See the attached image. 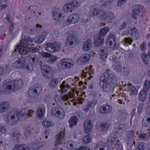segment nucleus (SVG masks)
Listing matches in <instances>:
<instances>
[{
	"mask_svg": "<svg viewBox=\"0 0 150 150\" xmlns=\"http://www.w3.org/2000/svg\"><path fill=\"white\" fill-rule=\"evenodd\" d=\"M41 56L45 58H50L52 56V54L49 53L44 52L41 54Z\"/></svg>",
	"mask_w": 150,
	"mask_h": 150,
	"instance_id": "51",
	"label": "nucleus"
},
{
	"mask_svg": "<svg viewBox=\"0 0 150 150\" xmlns=\"http://www.w3.org/2000/svg\"><path fill=\"white\" fill-rule=\"evenodd\" d=\"M150 122V117H145L142 120V123L143 125L144 126H147L149 125Z\"/></svg>",
	"mask_w": 150,
	"mask_h": 150,
	"instance_id": "40",
	"label": "nucleus"
},
{
	"mask_svg": "<svg viewBox=\"0 0 150 150\" xmlns=\"http://www.w3.org/2000/svg\"><path fill=\"white\" fill-rule=\"evenodd\" d=\"M91 120H87L84 124V127L85 132L88 133L91 131L92 129V125L91 122Z\"/></svg>",
	"mask_w": 150,
	"mask_h": 150,
	"instance_id": "21",
	"label": "nucleus"
},
{
	"mask_svg": "<svg viewBox=\"0 0 150 150\" xmlns=\"http://www.w3.org/2000/svg\"><path fill=\"white\" fill-rule=\"evenodd\" d=\"M62 13V11L58 9H56L54 10L52 14L55 20L58 22H61L63 21V16Z\"/></svg>",
	"mask_w": 150,
	"mask_h": 150,
	"instance_id": "12",
	"label": "nucleus"
},
{
	"mask_svg": "<svg viewBox=\"0 0 150 150\" xmlns=\"http://www.w3.org/2000/svg\"><path fill=\"white\" fill-rule=\"evenodd\" d=\"M79 20V15L76 13H73L69 16L67 23V25L75 24L77 23Z\"/></svg>",
	"mask_w": 150,
	"mask_h": 150,
	"instance_id": "14",
	"label": "nucleus"
},
{
	"mask_svg": "<svg viewBox=\"0 0 150 150\" xmlns=\"http://www.w3.org/2000/svg\"><path fill=\"white\" fill-rule=\"evenodd\" d=\"M10 108L9 103L7 102H2L0 103V113L5 112Z\"/></svg>",
	"mask_w": 150,
	"mask_h": 150,
	"instance_id": "19",
	"label": "nucleus"
},
{
	"mask_svg": "<svg viewBox=\"0 0 150 150\" xmlns=\"http://www.w3.org/2000/svg\"><path fill=\"white\" fill-rule=\"evenodd\" d=\"M18 112H16L14 114H11L7 116L6 122L9 125L15 124L18 120L20 115Z\"/></svg>",
	"mask_w": 150,
	"mask_h": 150,
	"instance_id": "8",
	"label": "nucleus"
},
{
	"mask_svg": "<svg viewBox=\"0 0 150 150\" xmlns=\"http://www.w3.org/2000/svg\"><path fill=\"white\" fill-rule=\"evenodd\" d=\"M29 9H30L32 11H36L39 10L38 7L36 6H32L29 7Z\"/></svg>",
	"mask_w": 150,
	"mask_h": 150,
	"instance_id": "57",
	"label": "nucleus"
},
{
	"mask_svg": "<svg viewBox=\"0 0 150 150\" xmlns=\"http://www.w3.org/2000/svg\"><path fill=\"white\" fill-rule=\"evenodd\" d=\"M78 118L75 116L71 117L69 121V127L72 128L73 126H75L77 122Z\"/></svg>",
	"mask_w": 150,
	"mask_h": 150,
	"instance_id": "29",
	"label": "nucleus"
},
{
	"mask_svg": "<svg viewBox=\"0 0 150 150\" xmlns=\"http://www.w3.org/2000/svg\"><path fill=\"white\" fill-rule=\"evenodd\" d=\"M147 92L143 89L140 91L139 95V98L140 101H143L145 100Z\"/></svg>",
	"mask_w": 150,
	"mask_h": 150,
	"instance_id": "32",
	"label": "nucleus"
},
{
	"mask_svg": "<svg viewBox=\"0 0 150 150\" xmlns=\"http://www.w3.org/2000/svg\"><path fill=\"white\" fill-rule=\"evenodd\" d=\"M124 41L125 42V44H127L128 43V44L130 45L131 44L133 40L130 38H125Z\"/></svg>",
	"mask_w": 150,
	"mask_h": 150,
	"instance_id": "55",
	"label": "nucleus"
},
{
	"mask_svg": "<svg viewBox=\"0 0 150 150\" xmlns=\"http://www.w3.org/2000/svg\"><path fill=\"white\" fill-rule=\"evenodd\" d=\"M142 60L144 62V63L146 64L147 63V61L148 60V58L147 55L144 53H142Z\"/></svg>",
	"mask_w": 150,
	"mask_h": 150,
	"instance_id": "54",
	"label": "nucleus"
},
{
	"mask_svg": "<svg viewBox=\"0 0 150 150\" xmlns=\"http://www.w3.org/2000/svg\"><path fill=\"white\" fill-rule=\"evenodd\" d=\"M64 136V133L63 132H60L58 134L56 138L55 147L53 150H62V149L59 146V144L57 145V144H62V140H63Z\"/></svg>",
	"mask_w": 150,
	"mask_h": 150,
	"instance_id": "13",
	"label": "nucleus"
},
{
	"mask_svg": "<svg viewBox=\"0 0 150 150\" xmlns=\"http://www.w3.org/2000/svg\"><path fill=\"white\" fill-rule=\"evenodd\" d=\"M65 81H63L62 84H61L60 85V87L61 88L63 89H64V91H67L68 88H70V87L69 86V85H67L66 87L65 86Z\"/></svg>",
	"mask_w": 150,
	"mask_h": 150,
	"instance_id": "47",
	"label": "nucleus"
},
{
	"mask_svg": "<svg viewBox=\"0 0 150 150\" xmlns=\"http://www.w3.org/2000/svg\"><path fill=\"white\" fill-rule=\"evenodd\" d=\"M57 59V58L56 56H53L49 60V62L50 63H53L54 62L56 61Z\"/></svg>",
	"mask_w": 150,
	"mask_h": 150,
	"instance_id": "63",
	"label": "nucleus"
},
{
	"mask_svg": "<svg viewBox=\"0 0 150 150\" xmlns=\"http://www.w3.org/2000/svg\"><path fill=\"white\" fill-rule=\"evenodd\" d=\"M130 30L132 38L135 40H137L139 37L137 30L135 28H134L133 29H131Z\"/></svg>",
	"mask_w": 150,
	"mask_h": 150,
	"instance_id": "27",
	"label": "nucleus"
},
{
	"mask_svg": "<svg viewBox=\"0 0 150 150\" xmlns=\"http://www.w3.org/2000/svg\"><path fill=\"white\" fill-rule=\"evenodd\" d=\"M90 56L88 54H86L82 55L79 58L77 62L79 64L87 63L90 59Z\"/></svg>",
	"mask_w": 150,
	"mask_h": 150,
	"instance_id": "16",
	"label": "nucleus"
},
{
	"mask_svg": "<svg viewBox=\"0 0 150 150\" xmlns=\"http://www.w3.org/2000/svg\"><path fill=\"white\" fill-rule=\"evenodd\" d=\"M35 132L34 130L33 129H31L26 132L25 134L27 135L28 137V136L31 137V135L34 134Z\"/></svg>",
	"mask_w": 150,
	"mask_h": 150,
	"instance_id": "52",
	"label": "nucleus"
},
{
	"mask_svg": "<svg viewBox=\"0 0 150 150\" xmlns=\"http://www.w3.org/2000/svg\"><path fill=\"white\" fill-rule=\"evenodd\" d=\"M108 51L105 47H102L99 52V54L100 58L103 60H105L107 56Z\"/></svg>",
	"mask_w": 150,
	"mask_h": 150,
	"instance_id": "22",
	"label": "nucleus"
},
{
	"mask_svg": "<svg viewBox=\"0 0 150 150\" xmlns=\"http://www.w3.org/2000/svg\"><path fill=\"white\" fill-rule=\"evenodd\" d=\"M133 14L132 16L133 18L136 19V16H139L144 12L145 8L143 6L139 5H136L133 6Z\"/></svg>",
	"mask_w": 150,
	"mask_h": 150,
	"instance_id": "9",
	"label": "nucleus"
},
{
	"mask_svg": "<svg viewBox=\"0 0 150 150\" xmlns=\"http://www.w3.org/2000/svg\"><path fill=\"white\" fill-rule=\"evenodd\" d=\"M15 150H30L28 147L25 144H17L16 145Z\"/></svg>",
	"mask_w": 150,
	"mask_h": 150,
	"instance_id": "31",
	"label": "nucleus"
},
{
	"mask_svg": "<svg viewBox=\"0 0 150 150\" xmlns=\"http://www.w3.org/2000/svg\"><path fill=\"white\" fill-rule=\"evenodd\" d=\"M42 125L45 127H52L54 125V123L51 120H43L42 122Z\"/></svg>",
	"mask_w": 150,
	"mask_h": 150,
	"instance_id": "28",
	"label": "nucleus"
},
{
	"mask_svg": "<svg viewBox=\"0 0 150 150\" xmlns=\"http://www.w3.org/2000/svg\"><path fill=\"white\" fill-rule=\"evenodd\" d=\"M134 132L133 130H131L127 132V136L128 139H130L133 137Z\"/></svg>",
	"mask_w": 150,
	"mask_h": 150,
	"instance_id": "49",
	"label": "nucleus"
},
{
	"mask_svg": "<svg viewBox=\"0 0 150 150\" xmlns=\"http://www.w3.org/2000/svg\"><path fill=\"white\" fill-rule=\"evenodd\" d=\"M66 35L67 39L65 43L67 47H73L79 42V40L76 38L78 35V33L77 32L70 31L67 33Z\"/></svg>",
	"mask_w": 150,
	"mask_h": 150,
	"instance_id": "3",
	"label": "nucleus"
},
{
	"mask_svg": "<svg viewBox=\"0 0 150 150\" xmlns=\"http://www.w3.org/2000/svg\"><path fill=\"white\" fill-rule=\"evenodd\" d=\"M42 86L39 84H35L31 86L29 89L28 94L32 98H34L42 91Z\"/></svg>",
	"mask_w": 150,
	"mask_h": 150,
	"instance_id": "5",
	"label": "nucleus"
},
{
	"mask_svg": "<svg viewBox=\"0 0 150 150\" xmlns=\"http://www.w3.org/2000/svg\"><path fill=\"white\" fill-rule=\"evenodd\" d=\"M26 64V61L24 57H21L13 63L14 66L16 65V67L22 68L24 67Z\"/></svg>",
	"mask_w": 150,
	"mask_h": 150,
	"instance_id": "17",
	"label": "nucleus"
},
{
	"mask_svg": "<svg viewBox=\"0 0 150 150\" xmlns=\"http://www.w3.org/2000/svg\"><path fill=\"white\" fill-rule=\"evenodd\" d=\"M23 85V81L20 79L13 80L11 82L10 79H8L4 82L3 85L0 87V89L3 91L7 90L8 93H10L21 89Z\"/></svg>",
	"mask_w": 150,
	"mask_h": 150,
	"instance_id": "2",
	"label": "nucleus"
},
{
	"mask_svg": "<svg viewBox=\"0 0 150 150\" xmlns=\"http://www.w3.org/2000/svg\"><path fill=\"white\" fill-rule=\"evenodd\" d=\"M68 95H64L62 96L61 97L62 99L64 100H68L69 97L70 98L73 97V95L71 94L70 92H68Z\"/></svg>",
	"mask_w": 150,
	"mask_h": 150,
	"instance_id": "44",
	"label": "nucleus"
},
{
	"mask_svg": "<svg viewBox=\"0 0 150 150\" xmlns=\"http://www.w3.org/2000/svg\"><path fill=\"white\" fill-rule=\"evenodd\" d=\"M42 72L44 77L46 78H52L53 74V71L49 66L46 65L41 66V67Z\"/></svg>",
	"mask_w": 150,
	"mask_h": 150,
	"instance_id": "7",
	"label": "nucleus"
},
{
	"mask_svg": "<svg viewBox=\"0 0 150 150\" xmlns=\"http://www.w3.org/2000/svg\"><path fill=\"white\" fill-rule=\"evenodd\" d=\"M64 9L66 12H71L74 9V6L71 4H68L64 6Z\"/></svg>",
	"mask_w": 150,
	"mask_h": 150,
	"instance_id": "33",
	"label": "nucleus"
},
{
	"mask_svg": "<svg viewBox=\"0 0 150 150\" xmlns=\"http://www.w3.org/2000/svg\"><path fill=\"white\" fill-rule=\"evenodd\" d=\"M102 9L92 8L91 9L90 13L91 16H96L100 14Z\"/></svg>",
	"mask_w": 150,
	"mask_h": 150,
	"instance_id": "26",
	"label": "nucleus"
},
{
	"mask_svg": "<svg viewBox=\"0 0 150 150\" xmlns=\"http://www.w3.org/2000/svg\"><path fill=\"white\" fill-rule=\"evenodd\" d=\"M61 47V45L59 43L54 42L53 44L49 43L46 44L45 50L50 52H57L59 50Z\"/></svg>",
	"mask_w": 150,
	"mask_h": 150,
	"instance_id": "6",
	"label": "nucleus"
},
{
	"mask_svg": "<svg viewBox=\"0 0 150 150\" xmlns=\"http://www.w3.org/2000/svg\"><path fill=\"white\" fill-rule=\"evenodd\" d=\"M110 126V125L108 123H102L101 125V127L102 128V131L104 132L107 131Z\"/></svg>",
	"mask_w": 150,
	"mask_h": 150,
	"instance_id": "41",
	"label": "nucleus"
},
{
	"mask_svg": "<svg viewBox=\"0 0 150 150\" xmlns=\"http://www.w3.org/2000/svg\"><path fill=\"white\" fill-rule=\"evenodd\" d=\"M58 83V81L57 79H54L51 80L49 84L50 86L52 88H54L56 87Z\"/></svg>",
	"mask_w": 150,
	"mask_h": 150,
	"instance_id": "38",
	"label": "nucleus"
},
{
	"mask_svg": "<svg viewBox=\"0 0 150 150\" xmlns=\"http://www.w3.org/2000/svg\"><path fill=\"white\" fill-rule=\"evenodd\" d=\"M121 71L122 74L124 76H127L128 74V71L125 69V67H124L123 69H122Z\"/></svg>",
	"mask_w": 150,
	"mask_h": 150,
	"instance_id": "64",
	"label": "nucleus"
},
{
	"mask_svg": "<svg viewBox=\"0 0 150 150\" xmlns=\"http://www.w3.org/2000/svg\"><path fill=\"white\" fill-rule=\"evenodd\" d=\"M107 41H108L109 40H112L113 42H116V37L113 34L110 33L107 39Z\"/></svg>",
	"mask_w": 150,
	"mask_h": 150,
	"instance_id": "46",
	"label": "nucleus"
},
{
	"mask_svg": "<svg viewBox=\"0 0 150 150\" xmlns=\"http://www.w3.org/2000/svg\"><path fill=\"white\" fill-rule=\"evenodd\" d=\"M128 22L127 21L126 22H124L122 24V25L120 26V29L121 30H122L124 28H125L127 27V26L128 24Z\"/></svg>",
	"mask_w": 150,
	"mask_h": 150,
	"instance_id": "61",
	"label": "nucleus"
},
{
	"mask_svg": "<svg viewBox=\"0 0 150 150\" xmlns=\"http://www.w3.org/2000/svg\"><path fill=\"white\" fill-rule=\"evenodd\" d=\"M113 1V0H101L100 3L102 6L105 7L108 5L112 4Z\"/></svg>",
	"mask_w": 150,
	"mask_h": 150,
	"instance_id": "37",
	"label": "nucleus"
},
{
	"mask_svg": "<svg viewBox=\"0 0 150 150\" xmlns=\"http://www.w3.org/2000/svg\"><path fill=\"white\" fill-rule=\"evenodd\" d=\"M51 113L52 115H55L57 117H60L61 114V111L59 108L56 107H54L52 109Z\"/></svg>",
	"mask_w": 150,
	"mask_h": 150,
	"instance_id": "34",
	"label": "nucleus"
},
{
	"mask_svg": "<svg viewBox=\"0 0 150 150\" xmlns=\"http://www.w3.org/2000/svg\"><path fill=\"white\" fill-rule=\"evenodd\" d=\"M109 29L107 27L102 28L99 31V36L95 40V45L96 46H100L103 44L104 37L109 31Z\"/></svg>",
	"mask_w": 150,
	"mask_h": 150,
	"instance_id": "4",
	"label": "nucleus"
},
{
	"mask_svg": "<svg viewBox=\"0 0 150 150\" xmlns=\"http://www.w3.org/2000/svg\"><path fill=\"white\" fill-rule=\"evenodd\" d=\"M112 111L111 105L106 104L101 107L100 113L101 114H107L111 112Z\"/></svg>",
	"mask_w": 150,
	"mask_h": 150,
	"instance_id": "18",
	"label": "nucleus"
},
{
	"mask_svg": "<svg viewBox=\"0 0 150 150\" xmlns=\"http://www.w3.org/2000/svg\"><path fill=\"white\" fill-rule=\"evenodd\" d=\"M74 62L70 59H63L60 61V64L62 68L69 69L73 67Z\"/></svg>",
	"mask_w": 150,
	"mask_h": 150,
	"instance_id": "11",
	"label": "nucleus"
},
{
	"mask_svg": "<svg viewBox=\"0 0 150 150\" xmlns=\"http://www.w3.org/2000/svg\"><path fill=\"white\" fill-rule=\"evenodd\" d=\"M18 52L21 54H26L30 52V51L28 50L27 47H22L18 50Z\"/></svg>",
	"mask_w": 150,
	"mask_h": 150,
	"instance_id": "35",
	"label": "nucleus"
},
{
	"mask_svg": "<svg viewBox=\"0 0 150 150\" xmlns=\"http://www.w3.org/2000/svg\"><path fill=\"white\" fill-rule=\"evenodd\" d=\"M107 144L103 142H100L97 145L94 150H108Z\"/></svg>",
	"mask_w": 150,
	"mask_h": 150,
	"instance_id": "20",
	"label": "nucleus"
},
{
	"mask_svg": "<svg viewBox=\"0 0 150 150\" xmlns=\"http://www.w3.org/2000/svg\"><path fill=\"white\" fill-rule=\"evenodd\" d=\"M28 60L30 61H32L33 63H36L38 61V59L35 55H31L30 54L28 55Z\"/></svg>",
	"mask_w": 150,
	"mask_h": 150,
	"instance_id": "36",
	"label": "nucleus"
},
{
	"mask_svg": "<svg viewBox=\"0 0 150 150\" xmlns=\"http://www.w3.org/2000/svg\"><path fill=\"white\" fill-rule=\"evenodd\" d=\"M112 40H110L109 41V45L110 46V47L112 49V50H115L117 49V45L116 43V42H112Z\"/></svg>",
	"mask_w": 150,
	"mask_h": 150,
	"instance_id": "45",
	"label": "nucleus"
},
{
	"mask_svg": "<svg viewBox=\"0 0 150 150\" xmlns=\"http://www.w3.org/2000/svg\"><path fill=\"white\" fill-rule=\"evenodd\" d=\"M91 141V138L89 134L85 136L83 138V142L85 144L90 142Z\"/></svg>",
	"mask_w": 150,
	"mask_h": 150,
	"instance_id": "43",
	"label": "nucleus"
},
{
	"mask_svg": "<svg viewBox=\"0 0 150 150\" xmlns=\"http://www.w3.org/2000/svg\"><path fill=\"white\" fill-rule=\"evenodd\" d=\"M114 14L112 12H110L107 16V18L108 20H111L114 17Z\"/></svg>",
	"mask_w": 150,
	"mask_h": 150,
	"instance_id": "58",
	"label": "nucleus"
},
{
	"mask_svg": "<svg viewBox=\"0 0 150 150\" xmlns=\"http://www.w3.org/2000/svg\"><path fill=\"white\" fill-rule=\"evenodd\" d=\"M21 136L20 132L18 131H15L13 132L12 136L14 137H16L17 138Z\"/></svg>",
	"mask_w": 150,
	"mask_h": 150,
	"instance_id": "53",
	"label": "nucleus"
},
{
	"mask_svg": "<svg viewBox=\"0 0 150 150\" xmlns=\"http://www.w3.org/2000/svg\"><path fill=\"white\" fill-rule=\"evenodd\" d=\"M91 41L90 39H88L84 42L83 47V49L84 51L88 50L91 47Z\"/></svg>",
	"mask_w": 150,
	"mask_h": 150,
	"instance_id": "25",
	"label": "nucleus"
},
{
	"mask_svg": "<svg viewBox=\"0 0 150 150\" xmlns=\"http://www.w3.org/2000/svg\"><path fill=\"white\" fill-rule=\"evenodd\" d=\"M45 108L44 107L39 108L37 112V116L40 119H42L45 116Z\"/></svg>",
	"mask_w": 150,
	"mask_h": 150,
	"instance_id": "23",
	"label": "nucleus"
},
{
	"mask_svg": "<svg viewBox=\"0 0 150 150\" xmlns=\"http://www.w3.org/2000/svg\"><path fill=\"white\" fill-rule=\"evenodd\" d=\"M129 34V31L127 30L123 31L121 34V35L124 37L127 36Z\"/></svg>",
	"mask_w": 150,
	"mask_h": 150,
	"instance_id": "62",
	"label": "nucleus"
},
{
	"mask_svg": "<svg viewBox=\"0 0 150 150\" xmlns=\"http://www.w3.org/2000/svg\"><path fill=\"white\" fill-rule=\"evenodd\" d=\"M14 28V25L13 23H10V26L9 27V32L11 34H12Z\"/></svg>",
	"mask_w": 150,
	"mask_h": 150,
	"instance_id": "59",
	"label": "nucleus"
},
{
	"mask_svg": "<svg viewBox=\"0 0 150 150\" xmlns=\"http://www.w3.org/2000/svg\"><path fill=\"white\" fill-rule=\"evenodd\" d=\"M29 50L31 51L32 52L36 53L38 52V49L35 47H31L29 48Z\"/></svg>",
	"mask_w": 150,
	"mask_h": 150,
	"instance_id": "56",
	"label": "nucleus"
},
{
	"mask_svg": "<svg viewBox=\"0 0 150 150\" xmlns=\"http://www.w3.org/2000/svg\"><path fill=\"white\" fill-rule=\"evenodd\" d=\"M122 60L121 57L117 58L115 56L112 58V67L117 72H120L122 69V67L120 63Z\"/></svg>",
	"mask_w": 150,
	"mask_h": 150,
	"instance_id": "10",
	"label": "nucleus"
},
{
	"mask_svg": "<svg viewBox=\"0 0 150 150\" xmlns=\"http://www.w3.org/2000/svg\"><path fill=\"white\" fill-rule=\"evenodd\" d=\"M22 114L26 117H31L33 115L34 111L32 110H29L28 108H26L22 110Z\"/></svg>",
	"mask_w": 150,
	"mask_h": 150,
	"instance_id": "24",
	"label": "nucleus"
},
{
	"mask_svg": "<svg viewBox=\"0 0 150 150\" xmlns=\"http://www.w3.org/2000/svg\"><path fill=\"white\" fill-rule=\"evenodd\" d=\"M35 40L33 38H30L28 36H26L25 37L24 40L23 41L21 40L20 41V44L21 46H29L30 45L33 46V44H32Z\"/></svg>",
	"mask_w": 150,
	"mask_h": 150,
	"instance_id": "15",
	"label": "nucleus"
},
{
	"mask_svg": "<svg viewBox=\"0 0 150 150\" xmlns=\"http://www.w3.org/2000/svg\"><path fill=\"white\" fill-rule=\"evenodd\" d=\"M59 32L58 31H55L52 34L53 38L54 40H56L59 38Z\"/></svg>",
	"mask_w": 150,
	"mask_h": 150,
	"instance_id": "50",
	"label": "nucleus"
},
{
	"mask_svg": "<svg viewBox=\"0 0 150 150\" xmlns=\"http://www.w3.org/2000/svg\"><path fill=\"white\" fill-rule=\"evenodd\" d=\"M150 87V81L149 80H146L144 82V84L143 89L146 91H148Z\"/></svg>",
	"mask_w": 150,
	"mask_h": 150,
	"instance_id": "39",
	"label": "nucleus"
},
{
	"mask_svg": "<svg viewBox=\"0 0 150 150\" xmlns=\"http://www.w3.org/2000/svg\"><path fill=\"white\" fill-rule=\"evenodd\" d=\"M100 15V18L102 20H105L107 19V15L104 10H102Z\"/></svg>",
	"mask_w": 150,
	"mask_h": 150,
	"instance_id": "42",
	"label": "nucleus"
},
{
	"mask_svg": "<svg viewBox=\"0 0 150 150\" xmlns=\"http://www.w3.org/2000/svg\"><path fill=\"white\" fill-rule=\"evenodd\" d=\"M139 137L142 140H146L148 138V136L147 134L142 133L139 135Z\"/></svg>",
	"mask_w": 150,
	"mask_h": 150,
	"instance_id": "48",
	"label": "nucleus"
},
{
	"mask_svg": "<svg viewBox=\"0 0 150 150\" xmlns=\"http://www.w3.org/2000/svg\"><path fill=\"white\" fill-rule=\"evenodd\" d=\"M117 81L116 78L112 74L110 70L107 69L102 75L100 79V85L103 91L109 92L114 88V84Z\"/></svg>",
	"mask_w": 150,
	"mask_h": 150,
	"instance_id": "1",
	"label": "nucleus"
},
{
	"mask_svg": "<svg viewBox=\"0 0 150 150\" xmlns=\"http://www.w3.org/2000/svg\"><path fill=\"white\" fill-rule=\"evenodd\" d=\"M71 4H72L73 6H74V8L75 7H77L79 5V2L76 0H74L73 1H72V3Z\"/></svg>",
	"mask_w": 150,
	"mask_h": 150,
	"instance_id": "60",
	"label": "nucleus"
},
{
	"mask_svg": "<svg viewBox=\"0 0 150 150\" xmlns=\"http://www.w3.org/2000/svg\"><path fill=\"white\" fill-rule=\"evenodd\" d=\"M128 86L129 87L128 91L130 93V95L132 96L137 95V91L135 87L132 85V84L129 83Z\"/></svg>",
	"mask_w": 150,
	"mask_h": 150,
	"instance_id": "30",
	"label": "nucleus"
}]
</instances>
